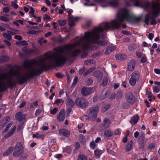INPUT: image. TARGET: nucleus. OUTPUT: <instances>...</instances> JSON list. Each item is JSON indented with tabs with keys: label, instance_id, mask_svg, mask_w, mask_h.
Returning <instances> with one entry per match:
<instances>
[{
	"label": "nucleus",
	"instance_id": "nucleus-5",
	"mask_svg": "<svg viewBox=\"0 0 160 160\" xmlns=\"http://www.w3.org/2000/svg\"><path fill=\"white\" fill-rule=\"evenodd\" d=\"M13 151L12 155L16 158H18L20 160H24L28 157L27 153L24 152V148L20 142L17 143L14 147H9L3 154L4 156H7Z\"/></svg>",
	"mask_w": 160,
	"mask_h": 160
},
{
	"label": "nucleus",
	"instance_id": "nucleus-25",
	"mask_svg": "<svg viewBox=\"0 0 160 160\" xmlns=\"http://www.w3.org/2000/svg\"><path fill=\"white\" fill-rule=\"evenodd\" d=\"M96 2L98 3H103L106 4L105 5H101L102 7H105L108 6V2L107 0H96Z\"/></svg>",
	"mask_w": 160,
	"mask_h": 160
},
{
	"label": "nucleus",
	"instance_id": "nucleus-50",
	"mask_svg": "<svg viewBox=\"0 0 160 160\" xmlns=\"http://www.w3.org/2000/svg\"><path fill=\"white\" fill-rule=\"evenodd\" d=\"M154 147L155 145L153 143H151L149 144L148 146V148L150 150L152 149Z\"/></svg>",
	"mask_w": 160,
	"mask_h": 160
},
{
	"label": "nucleus",
	"instance_id": "nucleus-34",
	"mask_svg": "<svg viewBox=\"0 0 160 160\" xmlns=\"http://www.w3.org/2000/svg\"><path fill=\"white\" fill-rule=\"evenodd\" d=\"M116 58L117 59L121 60L124 59L125 57V55H123L122 54H118L116 56Z\"/></svg>",
	"mask_w": 160,
	"mask_h": 160
},
{
	"label": "nucleus",
	"instance_id": "nucleus-29",
	"mask_svg": "<svg viewBox=\"0 0 160 160\" xmlns=\"http://www.w3.org/2000/svg\"><path fill=\"white\" fill-rule=\"evenodd\" d=\"M16 44L18 46H26L28 44L25 41H21L16 43Z\"/></svg>",
	"mask_w": 160,
	"mask_h": 160
},
{
	"label": "nucleus",
	"instance_id": "nucleus-13",
	"mask_svg": "<svg viewBox=\"0 0 160 160\" xmlns=\"http://www.w3.org/2000/svg\"><path fill=\"white\" fill-rule=\"evenodd\" d=\"M92 90L89 88L83 87L82 88L81 93L83 96H87L91 92Z\"/></svg>",
	"mask_w": 160,
	"mask_h": 160
},
{
	"label": "nucleus",
	"instance_id": "nucleus-20",
	"mask_svg": "<svg viewBox=\"0 0 160 160\" xmlns=\"http://www.w3.org/2000/svg\"><path fill=\"white\" fill-rule=\"evenodd\" d=\"M113 135V132L110 129L106 130L104 132V135L106 137H111Z\"/></svg>",
	"mask_w": 160,
	"mask_h": 160
},
{
	"label": "nucleus",
	"instance_id": "nucleus-51",
	"mask_svg": "<svg viewBox=\"0 0 160 160\" xmlns=\"http://www.w3.org/2000/svg\"><path fill=\"white\" fill-rule=\"evenodd\" d=\"M12 5L16 9L18 7V5L15 2H12Z\"/></svg>",
	"mask_w": 160,
	"mask_h": 160
},
{
	"label": "nucleus",
	"instance_id": "nucleus-8",
	"mask_svg": "<svg viewBox=\"0 0 160 160\" xmlns=\"http://www.w3.org/2000/svg\"><path fill=\"white\" fill-rule=\"evenodd\" d=\"M75 101L76 104L81 108H86L89 105L87 101Z\"/></svg>",
	"mask_w": 160,
	"mask_h": 160
},
{
	"label": "nucleus",
	"instance_id": "nucleus-36",
	"mask_svg": "<svg viewBox=\"0 0 160 160\" xmlns=\"http://www.w3.org/2000/svg\"><path fill=\"white\" fill-rule=\"evenodd\" d=\"M78 160H87L86 157L84 155L81 154L78 156Z\"/></svg>",
	"mask_w": 160,
	"mask_h": 160
},
{
	"label": "nucleus",
	"instance_id": "nucleus-10",
	"mask_svg": "<svg viewBox=\"0 0 160 160\" xmlns=\"http://www.w3.org/2000/svg\"><path fill=\"white\" fill-rule=\"evenodd\" d=\"M65 110L64 109L62 110L58 115V119L60 121H62L65 118Z\"/></svg>",
	"mask_w": 160,
	"mask_h": 160
},
{
	"label": "nucleus",
	"instance_id": "nucleus-24",
	"mask_svg": "<svg viewBox=\"0 0 160 160\" xmlns=\"http://www.w3.org/2000/svg\"><path fill=\"white\" fill-rule=\"evenodd\" d=\"M94 156L96 158H99L102 153V151L99 149H97L94 151Z\"/></svg>",
	"mask_w": 160,
	"mask_h": 160
},
{
	"label": "nucleus",
	"instance_id": "nucleus-15",
	"mask_svg": "<svg viewBox=\"0 0 160 160\" xmlns=\"http://www.w3.org/2000/svg\"><path fill=\"white\" fill-rule=\"evenodd\" d=\"M139 119V117L137 115H135L132 117L129 122L132 125L135 124Z\"/></svg>",
	"mask_w": 160,
	"mask_h": 160
},
{
	"label": "nucleus",
	"instance_id": "nucleus-60",
	"mask_svg": "<svg viewBox=\"0 0 160 160\" xmlns=\"http://www.w3.org/2000/svg\"><path fill=\"white\" fill-rule=\"evenodd\" d=\"M154 37V35L151 33H149L148 35V38L150 40H152Z\"/></svg>",
	"mask_w": 160,
	"mask_h": 160
},
{
	"label": "nucleus",
	"instance_id": "nucleus-43",
	"mask_svg": "<svg viewBox=\"0 0 160 160\" xmlns=\"http://www.w3.org/2000/svg\"><path fill=\"white\" fill-rule=\"evenodd\" d=\"M43 19L44 20H48V21L50 20V17L47 14H45L43 16Z\"/></svg>",
	"mask_w": 160,
	"mask_h": 160
},
{
	"label": "nucleus",
	"instance_id": "nucleus-64",
	"mask_svg": "<svg viewBox=\"0 0 160 160\" xmlns=\"http://www.w3.org/2000/svg\"><path fill=\"white\" fill-rule=\"evenodd\" d=\"M139 135V132L138 131H136L134 133V137L135 138H137Z\"/></svg>",
	"mask_w": 160,
	"mask_h": 160
},
{
	"label": "nucleus",
	"instance_id": "nucleus-16",
	"mask_svg": "<svg viewBox=\"0 0 160 160\" xmlns=\"http://www.w3.org/2000/svg\"><path fill=\"white\" fill-rule=\"evenodd\" d=\"M93 75L97 78L98 80L100 82L102 79L103 74L99 71H97L94 72Z\"/></svg>",
	"mask_w": 160,
	"mask_h": 160
},
{
	"label": "nucleus",
	"instance_id": "nucleus-3",
	"mask_svg": "<svg viewBox=\"0 0 160 160\" xmlns=\"http://www.w3.org/2000/svg\"><path fill=\"white\" fill-rule=\"evenodd\" d=\"M132 14L126 8L120 9L118 13L116 18L109 22H103L98 27L105 31L107 29H119L123 21H129L133 18Z\"/></svg>",
	"mask_w": 160,
	"mask_h": 160
},
{
	"label": "nucleus",
	"instance_id": "nucleus-32",
	"mask_svg": "<svg viewBox=\"0 0 160 160\" xmlns=\"http://www.w3.org/2000/svg\"><path fill=\"white\" fill-rule=\"evenodd\" d=\"M57 22L60 26H64L66 24V21L64 20H58Z\"/></svg>",
	"mask_w": 160,
	"mask_h": 160
},
{
	"label": "nucleus",
	"instance_id": "nucleus-59",
	"mask_svg": "<svg viewBox=\"0 0 160 160\" xmlns=\"http://www.w3.org/2000/svg\"><path fill=\"white\" fill-rule=\"evenodd\" d=\"M38 101H35L33 104L32 105H31V106H30V107L31 108H33V106H34V107H36L38 106Z\"/></svg>",
	"mask_w": 160,
	"mask_h": 160
},
{
	"label": "nucleus",
	"instance_id": "nucleus-18",
	"mask_svg": "<svg viewBox=\"0 0 160 160\" xmlns=\"http://www.w3.org/2000/svg\"><path fill=\"white\" fill-rule=\"evenodd\" d=\"M119 0H112L108 3V5H110L112 7H116L119 4Z\"/></svg>",
	"mask_w": 160,
	"mask_h": 160
},
{
	"label": "nucleus",
	"instance_id": "nucleus-38",
	"mask_svg": "<svg viewBox=\"0 0 160 160\" xmlns=\"http://www.w3.org/2000/svg\"><path fill=\"white\" fill-rule=\"evenodd\" d=\"M67 104L71 107H73L75 105V102L74 101H67Z\"/></svg>",
	"mask_w": 160,
	"mask_h": 160
},
{
	"label": "nucleus",
	"instance_id": "nucleus-39",
	"mask_svg": "<svg viewBox=\"0 0 160 160\" xmlns=\"http://www.w3.org/2000/svg\"><path fill=\"white\" fill-rule=\"evenodd\" d=\"M3 37L6 39L10 40L11 39L12 37L11 36L8 34L4 33L3 34Z\"/></svg>",
	"mask_w": 160,
	"mask_h": 160
},
{
	"label": "nucleus",
	"instance_id": "nucleus-42",
	"mask_svg": "<svg viewBox=\"0 0 160 160\" xmlns=\"http://www.w3.org/2000/svg\"><path fill=\"white\" fill-rule=\"evenodd\" d=\"M58 110L57 108H55L51 110L50 111V113L52 115H54L56 113Z\"/></svg>",
	"mask_w": 160,
	"mask_h": 160
},
{
	"label": "nucleus",
	"instance_id": "nucleus-52",
	"mask_svg": "<svg viewBox=\"0 0 160 160\" xmlns=\"http://www.w3.org/2000/svg\"><path fill=\"white\" fill-rule=\"evenodd\" d=\"M41 110L40 109H37L35 112V114L36 116H38L39 115L41 112Z\"/></svg>",
	"mask_w": 160,
	"mask_h": 160
},
{
	"label": "nucleus",
	"instance_id": "nucleus-23",
	"mask_svg": "<svg viewBox=\"0 0 160 160\" xmlns=\"http://www.w3.org/2000/svg\"><path fill=\"white\" fill-rule=\"evenodd\" d=\"M16 126H14V127L12 128V129L10 132L7 133L4 136V138H6L11 136L13 134L14 132H15L16 129Z\"/></svg>",
	"mask_w": 160,
	"mask_h": 160
},
{
	"label": "nucleus",
	"instance_id": "nucleus-22",
	"mask_svg": "<svg viewBox=\"0 0 160 160\" xmlns=\"http://www.w3.org/2000/svg\"><path fill=\"white\" fill-rule=\"evenodd\" d=\"M133 144V141H131L126 145L125 147V150L128 152L130 151L132 148V145Z\"/></svg>",
	"mask_w": 160,
	"mask_h": 160
},
{
	"label": "nucleus",
	"instance_id": "nucleus-27",
	"mask_svg": "<svg viewBox=\"0 0 160 160\" xmlns=\"http://www.w3.org/2000/svg\"><path fill=\"white\" fill-rule=\"evenodd\" d=\"M32 137L33 138H40L42 140H43L44 137V135L43 134L40 135L38 133H36L33 135Z\"/></svg>",
	"mask_w": 160,
	"mask_h": 160
},
{
	"label": "nucleus",
	"instance_id": "nucleus-12",
	"mask_svg": "<svg viewBox=\"0 0 160 160\" xmlns=\"http://www.w3.org/2000/svg\"><path fill=\"white\" fill-rule=\"evenodd\" d=\"M110 123L111 121L110 119L107 118L105 119L102 124V129H106L108 128L110 125Z\"/></svg>",
	"mask_w": 160,
	"mask_h": 160
},
{
	"label": "nucleus",
	"instance_id": "nucleus-9",
	"mask_svg": "<svg viewBox=\"0 0 160 160\" xmlns=\"http://www.w3.org/2000/svg\"><path fill=\"white\" fill-rule=\"evenodd\" d=\"M59 133L60 135H62L66 137H68L70 135V132L69 131L65 129H60L59 130Z\"/></svg>",
	"mask_w": 160,
	"mask_h": 160
},
{
	"label": "nucleus",
	"instance_id": "nucleus-40",
	"mask_svg": "<svg viewBox=\"0 0 160 160\" xmlns=\"http://www.w3.org/2000/svg\"><path fill=\"white\" fill-rule=\"evenodd\" d=\"M134 2V4L137 6H141V2L140 0H132Z\"/></svg>",
	"mask_w": 160,
	"mask_h": 160
},
{
	"label": "nucleus",
	"instance_id": "nucleus-2",
	"mask_svg": "<svg viewBox=\"0 0 160 160\" xmlns=\"http://www.w3.org/2000/svg\"><path fill=\"white\" fill-rule=\"evenodd\" d=\"M104 31L97 27L91 31L85 32L82 38L76 37L73 44H67L63 48H58L60 54L58 56V59L56 60L57 63L59 65L64 64L69 57L76 56L79 54L81 52L80 50L73 51L77 47L81 46L83 48L86 49L91 43H96L101 46L106 45L107 43V41L98 40L100 37V33Z\"/></svg>",
	"mask_w": 160,
	"mask_h": 160
},
{
	"label": "nucleus",
	"instance_id": "nucleus-44",
	"mask_svg": "<svg viewBox=\"0 0 160 160\" xmlns=\"http://www.w3.org/2000/svg\"><path fill=\"white\" fill-rule=\"evenodd\" d=\"M90 147L92 149H94L96 147V144L93 141L91 142L90 143Z\"/></svg>",
	"mask_w": 160,
	"mask_h": 160
},
{
	"label": "nucleus",
	"instance_id": "nucleus-49",
	"mask_svg": "<svg viewBox=\"0 0 160 160\" xmlns=\"http://www.w3.org/2000/svg\"><path fill=\"white\" fill-rule=\"evenodd\" d=\"M145 139V137L144 135V134L143 133H142L141 134V135L139 138V139L140 140H142V142H143V141Z\"/></svg>",
	"mask_w": 160,
	"mask_h": 160
},
{
	"label": "nucleus",
	"instance_id": "nucleus-56",
	"mask_svg": "<svg viewBox=\"0 0 160 160\" xmlns=\"http://www.w3.org/2000/svg\"><path fill=\"white\" fill-rule=\"evenodd\" d=\"M155 72L157 74L160 75V69L158 68L154 69Z\"/></svg>",
	"mask_w": 160,
	"mask_h": 160
},
{
	"label": "nucleus",
	"instance_id": "nucleus-58",
	"mask_svg": "<svg viewBox=\"0 0 160 160\" xmlns=\"http://www.w3.org/2000/svg\"><path fill=\"white\" fill-rule=\"evenodd\" d=\"M82 118L84 120V119L86 120H88L89 119H90L89 117L88 116H87L86 115H83L82 117Z\"/></svg>",
	"mask_w": 160,
	"mask_h": 160
},
{
	"label": "nucleus",
	"instance_id": "nucleus-48",
	"mask_svg": "<svg viewBox=\"0 0 160 160\" xmlns=\"http://www.w3.org/2000/svg\"><path fill=\"white\" fill-rule=\"evenodd\" d=\"M3 12L5 13H7L10 11V8L8 7H5L3 8Z\"/></svg>",
	"mask_w": 160,
	"mask_h": 160
},
{
	"label": "nucleus",
	"instance_id": "nucleus-1",
	"mask_svg": "<svg viewBox=\"0 0 160 160\" xmlns=\"http://www.w3.org/2000/svg\"><path fill=\"white\" fill-rule=\"evenodd\" d=\"M57 48L53 52H48L45 53L44 55V58H41L39 61L32 60L25 63L24 67L27 70H11L10 75L6 74H2L0 76V92L5 89L7 86H12L14 84L12 79V76L15 77L17 82L22 84L29 78L36 75L41 74L42 70L47 66L54 64L58 66L63 65L64 64L59 65L56 61L57 59H58V56L60 54Z\"/></svg>",
	"mask_w": 160,
	"mask_h": 160
},
{
	"label": "nucleus",
	"instance_id": "nucleus-4",
	"mask_svg": "<svg viewBox=\"0 0 160 160\" xmlns=\"http://www.w3.org/2000/svg\"><path fill=\"white\" fill-rule=\"evenodd\" d=\"M142 7L150 10L145 15L144 22L146 24H148L150 22L151 25L156 24V18L160 12V0L152 1L151 3L145 2Z\"/></svg>",
	"mask_w": 160,
	"mask_h": 160
},
{
	"label": "nucleus",
	"instance_id": "nucleus-35",
	"mask_svg": "<svg viewBox=\"0 0 160 160\" xmlns=\"http://www.w3.org/2000/svg\"><path fill=\"white\" fill-rule=\"evenodd\" d=\"M22 50L23 51L25 52L26 53H29L32 52L33 51L32 49H27L26 47L22 48Z\"/></svg>",
	"mask_w": 160,
	"mask_h": 160
},
{
	"label": "nucleus",
	"instance_id": "nucleus-47",
	"mask_svg": "<svg viewBox=\"0 0 160 160\" xmlns=\"http://www.w3.org/2000/svg\"><path fill=\"white\" fill-rule=\"evenodd\" d=\"M10 120V117H7L5 118L3 120V121L4 122V123L5 124H6Z\"/></svg>",
	"mask_w": 160,
	"mask_h": 160
},
{
	"label": "nucleus",
	"instance_id": "nucleus-62",
	"mask_svg": "<svg viewBox=\"0 0 160 160\" xmlns=\"http://www.w3.org/2000/svg\"><path fill=\"white\" fill-rule=\"evenodd\" d=\"M43 39H44L43 37L41 38H40V39L38 41V43L41 45H42V41H43Z\"/></svg>",
	"mask_w": 160,
	"mask_h": 160
},
{
	"label": "nucleus",
	"instance_id": "nucleus-28",
	"mask_svg": "<svg viewBox=\"0 0 160 160\" xmlns=\"http://www.w3.org/2000/svg\"><path fill=\"white\" fill-rule=\"evenodd\" d=\"M110 107V105L109 104H106L102 107L101 110L102 112H104L106 111Z\"/></svg>",
	"mask_w": 160,
	"mask_h": 160
},
{
	"label": "nucleus",
	"instance_id": "nucleus-31",
	"mask_svg": "<svg viewBox=\"0 0 160 160\" xmlns=\"http://www.w3.org/2000/svg\"><path fill=\"white\" fill-rule=\"evenodd\" d=\"M146 94L147 96L150 98L149 100H151L152 99H155L154 97L152 96V93L149 91H147L146 92Z\"/></svg>",
	"mask_w": 160,
	"mask_h": 160
},
{
	"label": "nucleus",
	"instance_id": "nucleus-41",
	"mask_svg": "<svg viewBox=\"0 0 160 160\" xmlns=\"http://www.w3.org/2000/svg\"><path fill=\"white\" fill-rule=\"evenodd\" d=\"M108 82V79L107 78H104L103 79L102 85V86H105Z\"/></svg>",
	"mask_w": 160,
	"mask_h": 160
},
{
	"label": "nucleus",
	"instance_id": "nucleus-46",
	"mask_svg": "<svg viewBox=\"0 0 160 160\" xmlns=\"http://www.w3.org/2000/svg\"><path fill=\"white\" fill-rule=\"evenodd\" d=\"M12 125V124L11 123H8L6 127L5 128L4 130V132H7L8 130L11 128Z\"/></svg>",
	"mask_w": 160,
	"mask_h": 160
},
{
	"label": "nucleus",
	"instance_id": "nucleus-11",
	"mask_svg": "<svg viewBox=\"0 0 160 160\" xmlns=\"http://www.w3.org/2000/svg\"><path fill=\"white\" fill-rule=\"evenodd\" d=\"M79 18L78 17H72L69 16L68 17V21L70 26H72L74 25L75 22H76L79 20Z\"/></svg>",
	"mask_w": 160,
	"mask_h": 160
},
{
	"label": "nucleus",
	"instance_id": "nucleus-54",
	"mask_svg": "<svg viewBox=\"0 0 160 160\" xmlns=\"http://www.w3.org/2000/svg\"><path fill=\"white\" fill-rule=\"evenodd\" d=\"M14 38L15 39H17L18 40H20L22 39V37L19 35H15L14 36Z\"/></svg>",
	"mask_w": 160,
	"mask_h": 160
},
{
	"label": "nucleus",
	"instance_id": "nucleus-45",
	"mask_svg": "<svg viewBox=\"0 0 160 160\" xmlns=\"http://www.w3.org/2000/svg\"><path fill=\"white\" fill-rule=\"evenodd\" d=\"M136 48V46L134 44H132L129 45L128 47V49L130 50H133Z\"/></svg>",
	"mask_w": 160,
	"mask_h": 160
},
{
	"label": "nucleus",
	"instance_id": "nucleus-57",
	"mask_svg": "<svg viewBox=\"0 0 160 160\" xmlns=\"http://www.w3.org/2000/svg\"><path fill=\"white\" fill-rule=\"evenodd\" d=\"M92 62V61L91 60L85 61L84 62V63L85 65H88L89 63H91Z\"/></svg>",
	"mask_w": 160,
	"mask_h": 160
},
{
	"label": "nucleus",
	"instance_id": "nucleus-30",
	"mask_svg": "<svg viewBox=\"0 0 160 160\" xmlns=\"http://www.w3.org/2000/svg\"><path fill=\"white\" fill-rule=\"evenodd\" d=\"M0 20L4 22H8L10 21V19L9 18L6 16H2L0 17Z\"/></svg>",
	"mask_w": 160,
	"mask_h": 160
},
{
	"label": "nucleus",
	"instance_id": "nucleus-61",
	"mask_svg": "<svg viewBox=\"0 0 160 160\" xmlns=\"http://www.w3.org/2000/svg\"><path fill=\"white\" fill-rule=\"evenodd\" d=\"M78 77H75L74 79L72 84L73 85H75L77 83V82L78 81Z\"/></svg>",
	"mask_w": 160,
	"mask_h": 160
},
{
	"label": "nucleus",
	"instance_id": "nucleus-63",
	"mask_svg": "<svg viewBox=\"0 0 160 160\" xmlns=\"http://www.w3.org/2000/svg\"><path fill=\"white\" fill-rule=\"evenodd\" d=\"M26 104V102L25 101H23V102L22 103L20 106L19 108H23L25 105Z\"/></svg>",
	"mask_w": 160,
	"mask_h": 160
},
{
	"label": "nucleus",
	"instance_id": "nucleus-6",
	"mask_svg": "<svg viewBox=\"0 0 160 160\" xmlns=\"http://www.w3.org/2000/svg\"><path fill=\"white\" fill-rule=\"evenodd\" d=\"M98 111L99 107L98 105L90 108L88 111V115L89 118L93 120H95Z\"/></svg>",
	"mask_w": 160,
	"mask_h": 160
},
{
	"label": "nucleus",
	"instance_id": "nucleus-19",
	"mask_svg": "<svg viewBox=\"0 0 160 160\" xmlns=\"http://www.w3.org/2000/svg\"><path fill=\"white\" fill-rule=\"evenodd\" d=\"M116 48L114 46L108 47L106 49L105 53L106 54H109L113 50L116 49Z\"/></svg>",
	"mask_w": 160,
	"mask_h": 160
},
{
	"label": "nucleus",
	"instance_id": "nucleus-53",
	"mask_svg": "<svg viewBox=\"0 0 160 160\" xmlns=\"http://www.w3.org/2000/svg\"><path fill=\"white\" fill-rule=\"evenodd\" d=\"M121 133V131L119 129H118L116 130L114 132L115 135H119Z\"/></svg>",
	"mask_w": 160,
	"mask_h": 160
},
{
	"label": "nucleus",
	"instance_id": "nucleus-37",
	"mask_svg": "<svg viewBox=\"0 0 160 160\" xmlns=\"http://www.w3.org/2000/svg\"><path fill=\"white\" fill-rule=\"evenodd\" d=\"M94 69V68H90L84 74L83 76L85 77L87 75L92 72Z\"/></svg>",
	"mask_w": 160,
	"mask_h": 160
},
{
	"label": "nucleus",
	"instance_id": "nucleus-17",
	"mask_svg": "<svg viewBox=\"0 0 160 160\" xmlns=\"http://www.w3.org/2000/svg\"><path fill=\"white\" fill-rule=\"evenodd\" d=\"M15 118L18 121H21L25 118V116L24 115H22L21 112H18L16 114Z\"/></svg>",
	"mask_w": 160,
	"mask_h": 160
},
{
	"label": "nucleus",
	"instance_id": "nucleus-33",
	"mask_svg": "<svg viewBox=\"0 0 160 160\" xmlns=\"http://www.w3.org/2000/svg\"><path fill=\"white\" fill-rule=\"evenodd\" d=\"M153 90L154 92L158 93L160 91V87L159 86H155L153 87Z\"/></svg>",
	"mask_w": 160,
	"mask_h": 160
},
{
	"label": "nucleus",
	"instance_id": "nucleus-14",
	"mask_svg": "<svg viewBox=\"0 0 160 160\" xmlns=\"http://www.w3.org/2000/svg\"><path fill=\"white\" fill-rule=\"evenodd\" d=\"M135 62L134 60H131L129 62L128 65V69L130 71H132L135 67Z\"/></svg>",
	"mask_w": 160,
	"mask_h": 160
},
{
	"label": "nucleus",
	"instance_id": "nucleus-26",
	"mask_svg": "<svg viewBox=\"0 0 160 160\" xmlns=\"http://www.w3.org/2000/svg\"><path fill=\"white\" fill-rule=\"evenodd\" d=\"M9 58L7 56H1L0 57V63L8 61Z\"/></svg>",
	"mask_w": 160,
	"mask_h": 160
},
{
	"label": "nucleus",
	"instance_id": "nucleus-21",
	"mask_svg": "<svg viewBox=\"0 0 160 160\" xmlns=\"http://www.w3.org/2000/svg\"><path fill=\"white\" fill-rule=\"evenodd\" d=\"M126 98L128 100H133L136 99L135 97L131 92H128L127 93Z\"/></svg>",
	"mask_w": 160,
	"mask_h": 160
},
{
	"label": "nucleus",
	"instance_id": "nucleus-7",
	"mask_svg": "<svg viewBox=\"0 0 160 160\" xmlns=\"http://www.w3.org/2000/svg\"><path fill=\"white\" fill-rule=\"evenodd\" d=\"M140 78V73L138 71L133 72L131 75V77L129 80V83L131 86L135 85L136 82H138Z\"/></svg>",
	"mask_w": 160,
	"mask_h": 160
},
{
	"label": "nucleus",
	"instance_id": "nucleus-55",
	"mask_svg": "<svg viewBox=\"0 0 160 160\" xmlns=\"http://www.w3.org/2000/svg\"><path fill=\"white\" fill-rule=\"evenodd\" d=\"M72 109L70 108H68L67 111V117H69V114L70 113V112H71Z\"/></svg>",
	"mask_w": 160,
	"mask_h": 160
}]
</instances>
